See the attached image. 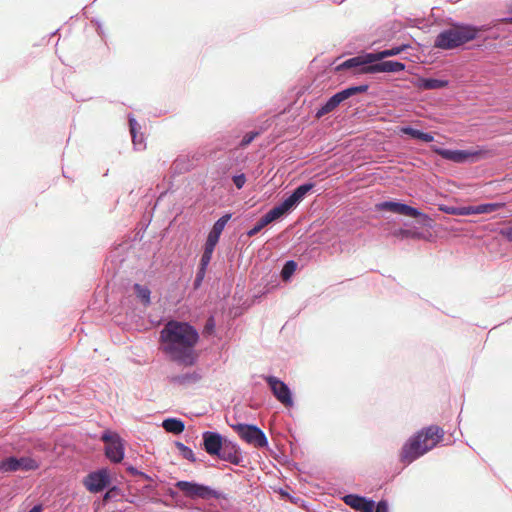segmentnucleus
Segmentation results:
<instances>
[{"label":"nucleus","mask_w":512,"mask_h":512,"mask_svg":"<svg viewBox=\"0 0 512 512\" xmlns=\"http://www.w3.org/2000/svg\"><path fill=\"white\" fill-rule=\"evenodd\" d=\"M505 206L503 202H485L475 205V210L478 214H489L500 210Z\"/></svg>","instance_id":"30"},{"label":"nucleus","mask_w":512,"mask_h":512,"mask_svg":"<svg viewBox=\"0 0 512 512\" xmlns=\"http://www.w3.org/2000/svg\"><path fill=\"white\" fill-rule=\"evenodd\" d=\"M410 82L419 90L445 89L450 85V81L446 78L425 77L420 74H416Z\"/></svg>","instance_id":"14"},{"label":"nucleus","mask_w":512,"mask_h":512,"mask_svg":"<svg viewBox=\"0 0 512 512\" xmlns=\"http://www.w3.org/2000/svg\"><path fill=\"white\" fill-rule=\"evenodd\" d=\"M40 468V462L28 455H9L0 459V474L2 476L15 472H31Z\"/></svg>","instance_id":"10"},{"label":"nucleus","mask_w":512,"mask_h":512,"mask_svg":"<svg viewBox=\"0 0 512 512\" xmlns=\"http://www.w3.org/2000/svg\"><path fill=\"white\" fill-rule=\"evenodd\" d=\"M376 209L383 212H392L413 218L422 227H431V217L419 208L413 207L400 199H388L376 204Z\"/></svg>","instance_id":"6"},{"label":"nucleus","mask_w":512,"mask_h":512,"mask_svg":"<svg viewBox=\"0 0 512 512\" xmlns=\"http://www.w3.org/2000/svg\"><path fill=\"white\" fill-rule=\"evenodd\" d=\"M175 487L183 493L186 498L193 500H227V494L221 490L215 489L210 485L197 482L195 480H178Z\"/></svg>","instance_id":"7"},{"label":"nucleus","mask_w":512,"mask_h":512,"mask_svg":"<svg viewBox=\"0 0 512 512\" xmlns=\"http://www.w3.org/2000/svg\"><path fill=\"white\" fill-rule=\"evenodd\" d=\"M430 150L443 160L456 164H473L491 156V151L485 146H480L477 149H452L430 145Z\"/></svg>","instance_id":"5"},{"label":"nucleus","mask_w":512,"mask_h":512,"mask_svg":"<svg viewBox=\"0 0 512 512\" xmlns=\"http://www.w3.org/2000/svg\"><path fill=\"white\" fill-rule=\"evenodd\" d=\"M336 93L339 96L340 101H342V103L345 100L349 99L350 97L354 96L352 93V90L350 89V86H347V87L337 91Z\"/></svg>","instance_id":"45"},{"label":"nucleus","mask_w":512,"mask_h":512,"mask_svg":"<svg viewBox=\"0 0 512 512\" xmlns=\"http://www.w3.org/2000/svg\"><path fill=\"white\" fill-rule=\"evenodd\" d=\"M219 241L206 236L202 246V254L200 256L199 264L209 267L213 258V253L218 245Z\"/></svg>","instance_id":"25"},{"label":"nucleus","mask_w":512,"mask_h":512,"mask_svg":"<svg viewBox=\"0 0 512 512\" xmlns=\"http://www.w3.org/2000/svg\"><path fill=\"white\" fill-rule=\"evenodd\" d=\"M461 213H458V216H468L473 214H478L475 210V205L467 206V207H458Z\"/></svg>","instance_id":"47"},{"label":"nucleus","mask_w":512,"mask_h":512,"mask_svg":"<svg viewBox=\"0 0 512 512\" xmlns=\"http://www.w3.org/2000/svg\"><path fill=\"white\" fill-rule=\"evenodd\" d=\"M264 131V128L255 129L247 132L239 142V147L245 149L248 147L257 137H259Z\"/></svg>","instance_id":"32"},{"label":"nucleus","mask_w":512,"mask_h":512,"mask_svg":"<svg viewBox=\"0 0 512 512\" xmlns=\"http://www.w3.org/2000/svg\"><path fill=\"white\" fill-rule=\"evenodd\" d=\"M193 168L192 161L187 156H178L170 168L171 178L189 172Z\"/></svg>","instance_id":"24"},{"label":"nucleus","mask_w":512,"mask_h":512,"mask_svg":"<svg viewBox=\"0 0 512 512\" xmlns=\"http://www.w3.org/2000/svg\"><path fill=\"white\" fill-rule=\"evenodd\" d=\"M139 477H141L142 479H144L145 481H148V482L153 481V478L148 473H146L142 470L140 471Z\"/></svg>","instance_id":"56"},{"label":"nucleus","mask_w":512,"mask_h":512,"mask_svg":"<svg viewBox=\"0 0 512 512\" xmlns=\"http://www.w3.org/2000/svg\"><path fill=\"white\" fill-rule=\"evenodd\" d=\"M113 482V475L108 467H100L90 471L82 480L85 489L91 494L104 491Z\"/></svg>","instance_id":"12"},{"label":"nucleus","mask_w":512,"mask_h":512,"mask_svg":"<svg viewBox=\"0 0 512 512\" xmlns=\"http://www.w3.org/2000/svg\"><path fill=\"white\" fill-rule=\"evenodd\" d=\"M233 213L231 211L224 212L221 217H219L214 223L207 236L220 241L221 235L228 224V222L232 219Z\"/></svg>","instance_id":"21"},{"label":"nucleus","mask_w":512,"mask_h":512,"mask_svg":"<svg viewBox=\"0 0 512 512\" xmlns=\"http://www.w3.org/2000/svg\"><path fill=\"white\" fill-rule=\"evenodd\" d=\"M174 445L178 450L179 454L181 455V457L184 458L185 460L191 463L204 462L202 458L197 457L193 450L184 443L180 441H175Z\"/></svg>","instance_id":"28"},{"label":"nucleus","mask_w":512,"mask_h":512,"mask_svg":"<svg viewBox=\"0 0 512 512\" xmlns=\"http://www.w3.org/2000/svg\"><path fill=\"white\" fill-rule=\"evenodd\" d=\"M207 270H208V267L198 263L196 275H195V278H194L193 284H192L193 291H197L201 288L203 281L205 279Z\"/></svg>","instance_id":"31"},{"label":"nucleus","mask_w":512,"mask_h":512,"mask_svg":"<svg viewBox=\"0 0 512 512\" xmlns=\"http://www.w3.org/2000/svg\"><path fill=\"white\" fill-rule=\"evenodd\" d=\"M43 511H44V505L42 503H37L26 512H43Z\"/></svg>","instance_id":"52"},{"label":"nucleus","mask_w":512,"mask_h":512,"mask_svg":"<svg viewBox=\"0 0 512 512\" xmlns=\"http://www.w3.org/2000/svg\"><path fill=\"white\" fill-rule=\"evenodd\" d=\"M125 448L126 442L122 437H120L119 439H116V441L106 444L104 448V455L111 463L118 464L124 460Z\"/></svg>","instance_id":"15"},{"label":"nucleus","mask_w":512,"mask_h":512,"mask_svg":"<svg viewBox=\"0 0 512 512\" xmlns=\"http://www.w3.org/2000/svg\"><path fill=\"white\" fill-rule=\"evenodd\" d=\"M409 48H411V45L409 43H401V44H394L390 46L389 48L381 49V50H373L375 60H382L389 57H394L397 55H400L402 52L407 51Z\"/></svg>","instance_id":"23"},{"label":"nucleus","mask_w":512,"mask_h":512,"mask_svg":"<svg viewBox=\"0 0 512 512\" xmlns=\"http://www.w3.org/2000/svg\"><path fill=\"white\" fill-rule=\"evenodd\" d=\"M378 507V502L374 501L372 498L363 496L362 501L360 503L358 512H375V509Z\"/></svg>","instance_id":"37"},{"label":"nucleus","mask_w":512,"mask_h":512,"mask_svg":"<svg viewBox=\"0 0 512 512\" xmlns=\"http://www.w3.org/2000/svg\"><path fill=\"white\" fill-rule=\"evenodd\" d=\"M407 68L404 62L399 60H375L374 75L379 73H400Z\"/></svg>","instance_id":"17"},{"label":"nucleus","mask_w":512,"mask_h":512,"mask_svg":"<svg viewBox=\"0 0 512 512\" xmlns=\"http://www.w3.org/2000/svg\"><path fill=\"white\" fill-rule=\"evenodd\" d=\"M164 495L169 497V498H172V499H177L179 497V493L177 490L171 488V487H168L165 491H164Z\"/></svg>","instance_id":"50"},{"label":"nucleus","mask_w":512,"mask_h":512,"mask_svg":"<svg viewBox=\"0 0 512 512\" xmlns=\"http://www.w3.org/2000/svg\"><path fill=\"white\" fill-rule=\"evenodd\" d=\"M443 428L436 424L425 426L411 435L403 444L400 462L409 465L434 449L444 439Z\"/></svg>","instance_id":"2"},{"label":"nucleus","mask_w":512,"mask_h":512,"mask_svg":"<svg viewBox=\"0 0 512 512\" xmlns=\"http://www.w3.org/2000/svg\"><path fill=\"white\" fill-rule=\"evenodd\" d=\"M120 437L121 436L118 432L111 429H104L100 435V439L104 442H107V444L116 441V439H119Z\"/></svg>","instance_id":"39"},{"label":"nucleus","mask_w":512,"mask_h":512,"mask_svg":"<svg viewBox=\"0 0 512 512\" xmlns=\"http://www.w3.org/2000/svg\"><path fill=\"white\" fill-rule=\"evenodd\" d=\"M91 22L95 25L98 35L102 36L104 32L101 21L99 19L93 18Z\"/></svg>","instance_id":"51"},{"label":"nucleus","mask_w":512,"mask_h":512,"mask_svg":"<svg viewBox=\"0 0 512 512\" xmlns=\"http://www.w3.org/2000/svg\"><path fill=\"white\" fill-rule=\"evenodd\" d=\"M231 180H232L234 186L238 190H241L245 186V184L247 182V176L243 172L234 173V174L231 175Z\"/></svg>","instance_id":"38"},{"label":"nucleus","mask_w":512,"mask_h":512,"mask_svg":"<svg viewBox=\"0 0 512 512\" xmlns=\"http://www.w3.org/2000/svg\"><path fill=\"white\" fill-rule=\"evenodd\" d=\"M264 380L268 384L274 397L285 407L291 408L294 406V394L288 384H286L279 377L274 375H267Z\"/></svg>","instance_id":"13"},{"label":"nucleus","mask_w":512,"mask_h":512,"mask_svg":"<svg viewBox=\"0 0 512 512\" xmlns=\"http://www.w3.org/2000/svg\"><path fill=\"white\" fill-rule=\"evenodd\" d=\"M132 290L137 298V300L145 307L151 304V290L148 286L142 285L140 283H134L132 286Z\"/></svg>","instance_id":"27"},{"label":"nucleus","mask_w":512,"mask_h":512,"mask_svg":"<svg viewBox=\"0 0 512 512\" xmlns=\"http://www.w3.org/2000/svg\"><path fill=\"white\" fill-rule=\"evenodd\" d=\"M375 512H389V502L387 499L382 498L378 501V507Z\"/></svg>","instance_id":"48"},{"label":"nucleus","mask_w":512,"mask_h":512,"mask_svg":"<svg viewBox=\"0 0 512 512\" xmlns=\"http://www.w3.org/2000/svg\"><path fill=\"white\" fill-rule=\"evenodd\" d=\"M294 208L284 196L276 205H274L265 215L272 221H278L288 216Z\"/></svg>","instance_id":"18"},{"label":"nucleus","mask_w":512,"mask_h":512,"mask_svg":"<svg viewBox=\"0 0 512 512\" xmlns=\"http://www.w3.org/2000/svg\"><path fill=\"white\" fill-rule=\"evenodd\" d=\"M162 427L169 433L179 435L185 430V422L178 417H167L162 421Z\"/></svg>","instance_id":"26"},{"label":"nucleus","mask_w":512,"mask_h":512,"mask_svg":"<svg viewBox=\"0 0 512 512\" xmlns=\"http://www.w3.org/2000/svg\"><path fill=\"white\" fill-rule=\"evenodd\" d=\"M128 126L132 137L133 145L136 150H142L145 148L144 136L139 133L140 125L133 114H128Z\"/></svg>","instance_id":"19"},{"label":"nucleus","mask_w":512,"mask_h":512,"mask_svg":"<svg viewBox=\"0 0 512 512\" xmlns=\"http://www.w3.org/2000/svg\"><path fill=\"white\" fill-rule=\"evenodd\" d=\"M202 334L206 338L213 337L216 334V320L213 314L207 317L202 329Z\"/></svg>","instance_id":"34"},{"label":"nucleus","mask_w":512,"mask_h":512,"mask_svg":"<svg viewBox=\"0 0 512 512\" xmlns=\"http://www.w3.org/2000/svg\"><path fill=\"white\" fill-rule=\"evenodd\" d=\"M58 31H59L58 29H57V30H55V31L52 33V35H55L56 33H58Z\"/></svg>","instance_id":"60"},{"label":"nucleus","mask_w":512,"mask_h":512,"mask_svg":"<svg viewBox=\"0 0 512 512\" xmlns=\"http://www.w3.org/2000/svg\"><path fill=\"white\" fill-rule=\"evenodd\" d=\"M502 22H508L507 20H504L503 18H498L490 23L487 24H481L477 25L479 27V39L478 43H473L471 45V48L473 50L486 52V51H492L496 48V45L494 43L495 40L500 39L502 36L499 33V24L501 25Z\"/></svg>","instance_id":"9"},{"label":"nucleus","mask_w":512,"mask_h":512,"mask_svg":"<svg viewBox=\"0 0 512 512\" xmlns=\"http://www.w3.org/2000/svg\"><path fill=\"white\" fill-rule=\"evenodd\" d=\"M123 466L125 467L127 473H129L130 475L139 476L141 470H139L136 466L127 462H123Z\"/></svg>","instance_id":"49"},{"label":"nucleus","mask_w":512,"mask_h":512,"mask_svg":"<svg viewBox=\"0 0 512 512\" xmlns=\"http://www.w3.org/2000/svg\"><path fill=\"white\" fill-rule=\"evenodd\" d=\"M479 27L476 24L452 20L449 27L442 29L435 37L433 47L442 50H473L478 43Z\"/></svg>","instance_id":"3"},{"label":"nucleus","mask_w":512,"mask_h":512,"mask_svg":"<svg viewBox=\"0 0 512 512\" xmlns=\"http://www.w3.org/2000/svg\"><path fill=\"white\" fill-rule=\"evenodd\" d=\"M375 56L372 51H361L356 55L345 59L341 63L337 64L334 67L336 72H341L344 70L351 71L354 75H365L370 74L374 75V62Z\"/></svg>","instance_id":"8"},{"label":"nucleus","mask_w":512,"mask_h":512,"mask_svg":"<svg viewBox=\"0 0 512 512\" xmlns=\"http://www.w3.org/2000/svg\"><path fill=\"white\" fill-rule=\"evenodd\" d=\"M439 210L446 214L456 215V216H458V213H461L460 210L458 209V206H450V205H445V204L439 205Z\"/></svg>","instance_id":"42"},{"label":"nucleus","mask_w":512,"mask_h":512,"mask_svg":"<svg viewBox=\"0 0 512 512\" xmlns=\"http://www.w3.org/2000/svg\"><path fill=\"white\" fill-rule=\"evenodd\" d=\"M509 15L504 17V20H507L508 22H512V6L508 10Z\"/></svg>","instance_id":"58"},{"label":"nucleus","mask_w":512,"mask_h":512,"mask_svg":"<svg viewBox=\"0 0 512 512\" xmlns=\"http://www.w3.org/2000/svg\"><path fill=\"white\" fill-rule=\"evenodd\" d=\"M298 269V263L295 260L289 259L283 263L281 269V277L285 282H290L295 272Z\"/></svg>","instance_id":"29"},{"label":"nucleus","mask_w":512,"mask_h":512,"mask_svg":"<svg viewBox=\"0 0 512 512\" xmlns=\"http://www.w3.org/2000/svg\"><path fill=\"white\" fill-rule=\"evenodd\" d=\"M270 223H272V221L264 214L250 229L246 231V235L249 237L255 236Z\"/></svg>","instance_id":"33"},{"label":"nucleus","mask_w":512,"mask_h":512,"mask_svg":"<svg viewBox=\"0 0 512 512\" xmlns=\"http://www.w3.org/2000/svg\"><path fill=\"white\" fill-rule=\"evenodd\" d=\"M418 141H422L425 143H431L434 141V135L431 132L421 130Z\"/></svg>","instance_id":"46"},{"label":"nucleus","mask_w":512,"mask_h":512,"mask_svg":"<svg viewBox=\"0 0 512 512\" xmlns=\"http://www.w3.org/2000/svg\"><path fill=\"white\" fill-rule=\"evenodd\" d=\"M509 22H502V24L500 25L499 24V33L500 35L503 37L505 35V33L508 32L507 28H506V25L508 24Z\"/></svg>","instance_id":"55"},{"label":"nucleus","mask_w":512,"mask_h":512,"mask_svg":"<svg viewBox=\"0 0 512 512\" xmlns=\"http://www.w3.org/2000/svg\"><path fill=\"white\" fill-rule=\"evenodd\" d=\"M199 446L213 459L235 466H244V457L240 446L216 430L203 431Z\"/></svg>","instance_id":"4"},{"label":"nucleus","mask_w":512,"mask_h":512,"mask_svg":"<svg viewBox=\"0 0 512 512\" xmlns=\"http://www.w3.org/2000/svg\"><path fill=\"white\" fill-rule=\"evenodd\" d=\"M341 103H342V101H340V98L337 95V93H334L332 96L327 98L325 101L320 103L315 108V111H314L315 118H317V119L322 118L326 114L335 110Z\"/></svg>","instance_id":"20"},{"label":"nucleus","mask_w":512,"mask_h":512,"mask_svg":"<svg viewBox=\"0 0 512 512\" xmlns=\"http://www.w3.org/2000/svg\"><path fill=\"white\" fill-rule=\"evenodd\" d=\"M173 186H174V184H173V180L171 179V180L169 181V184H168V187H167V188H171V192H170V193L174 192Z\"/></svg>","instance_id":"59"},{"label":"nucleus","mask_w":512,"mask_h":512,"mask_svg":"<svg viewBox=\"0 0 512 512\" xmlns=\"http://www.w3.org/2000/svg\"><path fill=\"white\" fill-rule=\"evenodd\" d=\"M398 232V234L401 235L402 237H418L420 235V232H418L416 228H400Z\"/></svg>","instance_id":"44"},{"label":"nucleus","mask_w":512,"mask_h":512,"mask_svg":"<svg viewBox=\"0 0 512 512\" xmlns=\"http://www.w3.org/2000/svg\"><path fill=\"white\" fill-rule=\"evenodd\" d=\"M350 89L352 90L353 95L359 94V93H366L369 89V84L362 83L358 85H349Z\"/></svg>","instance_id":"43"},{"label":"nucleus","mask_w":512,"mask_h":512,"mask_svg":"<svg viewBox=\"0 0 512 512\" xmlns=\"http://www.w3.org/2000/svg\"><path fill=\"white\" fill-rule=\"evenodd\" d=\"M499 235H501L505 240L512 242V221L508 226L500 228Z\"/></svg>","instance_id":"41"},{"label":"nucleus","mask_w":512,"mask_h":512,"mask_svg":"<svg viewBox=\"0 0 512 512\" xmlns=\"http://www.w3.org/2000/svg\"><path fill=\"white\" fill-rule=\"evenodd\" d=\"M105 490L106 491L103 494V499L105 501H107V502L115 499L116 497H123L124 496V491L117 484H112L111 483L110 486L107 487Z\"/></svg>","instance_id":"35"},{"label":"nucleus","mask_w":512,"mask_h":512,"mask_svg":"<svg viewBox=\"0 0 512 512\" xmlns=\"http://www.w3.org/2000/svg\"><path fill=\"white\" fill-rule=\"evenodd\" d=\"M72 97H73V99H74L76 102H85V101H87V100L92 99V97H91V96H87V97H85V96H80V95H76V94H72Z\"/></svg>","instance_id":"54"},{"label":"nucleus","mask_w":512,"mask_h":512,"mask_svg":"<svg viewBox=\"0 0 512 512\" xmlns=\"http://www.w3.org/2000/svg\"><path fill=\"white\" fill-rule=\"evenodd\" d=\"M228 425L237 433V435L246 443L254 445L257 448H266L269 445L264 431L256 424L251 423H230Z\"/></svg>","instance_id":"11"},{"label":"nucleus","mask_w":512,"mask_h":512,"mask_svg":"<svg viewBox=\"0 0 512 512\" xmlns=\"http://www.w3.org/2000/svg\"><path fill=\"white\" fill-rule=\"evenodd\" d=\"M161 350L173 362L186 367L199 359L196 346L200 341L198 330L190 322L172 319L160 331Z\"/></svg>","instance_id":"1"},{"label":"nucleus","mask_w":512,"mask_h":512,"mask_svg":"<svg viewBox=\"0 0 512 512\" xmlns=\"http://www.w3.org/2000/svg\"><path fill=\"white\" fill-rule=\"evenodd\" d=\"M202 377L203 375L201 370H194L192 372L173 375L170 377V382L180 386H187L198 383Z\"/></svg>","instance_id":"22"},{"label":"nucleus","mask_w":512,"mask_h":512,"mask_svg":"<svg viewBox=\"0 0 512 512\" xmlns=\"http://www.w3.org/2000/svg\"><path fill=\"white\" fill-rule=\"evenodd\" d=\"M156 489V486L152 484V482H149L148 484H145L143 486V490L147 493H154Z\"/></svg>","instance_id":"53"},{"label":"nucleus","mask_w":512,"mask_h":512,"mask_svg":"<svg viewBox=\"0 0 512 512\" xmlns=\"http://www.w3.org/2000/svg\"><path fill=\"white\" fill-rule=\"evenodd\" d=\"M170 192H171V188H167V189L163 190V191L159 194V196H158V198H157V202L162 201V200L165 198V196H166L168 193H170Z\"/></svg>","instance_id":"57"},{"label":"nucleus","mask_w":512,"mask_h":512,"mask_svg":"<svg viewBox=\"0 0 512 512\" xmlns=\"http://www.w3.org/2000/svg\"><path fill=\"white\" fill-rule=\"evenodd\" d=\"M315 186L316 183L313 181L304 182L285 195V197L295 209L305 199V197L313 191Z\"/></svg>","instance_id":"16"},{"label":"nucleus","mask_w":512,"mask_h":512,"mask_svg":"<svg viewBox=\"0 0 512 512\" xmlns=\"http://www.w3.org/2000/svg\"><path fill=\"white\" fill-rule=\"evenodd\" d=\"M400 132L403 135H407L411 139L418 140L421 129H417L411 125H404L400 128Z\"/></svg>","instance_id":"40"},{"label":"nucleus","mask_w":512,"mask_h":512,"mask_svg":"<svg viewBox=\"0 0 512 512\" xmlns=\"http://www.w3.org/2000/svg\"><path fill=\"white\" fill-rule=\"evenodd\" d=\"M363 496L356 493L346 494L342 499L344 503L354 510H358Z\"/></svg>","instance_id":"36"}]
</instances>
